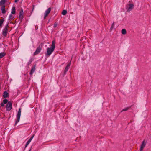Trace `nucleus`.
Returning <instances> with one entry per match:
<instances>
[{
  "label": "nucleus",
  "instance_id": "1",
  "mask_svg": "<svg viewBox=\"0 0 151 151\" xmlns=\"http://www.w3.org/2000/svg\"><path fill=\"white\" fill-rule=\"evenodd\" d=\"M55 41L53 40L52 41V44L50 47H48L47 49V53L46 55L49 57L54 51L55 46Z\"/></svg>",
  "mask_w": 151,
  "mask_h": 151
},
{
  "label": "nucleus",
  "instance_id": "2",
  "mask_svg": "<svg viewBox=\"0 0 151 151\" xmlns=\"http://www.w3.org/2000/svg\"><path fill=\"white\" fill-rule=\"evenodd\" d=\"M21 114V108H19V111L17 115V119L15 121V123L14 124V126L16 125L17 123L19 121L20 117Z\"/></svg>",
  "mask_w": 151,
  "mask_h": 151
},
{
  "label": "nucleus",
  "instance_id": "3",
  "mask_svg": "<svg viewBox=\"0 0 151 151\" xmlns=\"http://www.w3.org/2000/svg\"><path fill=\"white\" fill-rule=\"evenodd\" d=\"M12 103L11 102H8L6 105V110L8 111H10L12 109Z\"/></svg>",
  "mask_w": 151,
  "mask_h": 151
},
{
  "label": "nucleus",
  "instance_id": "4",
  "mask_svg": "<svg viewBox=\"0 0 151 151\" xmlns=\"http://www.w3.org/2000/svg\"><path fill=\"white\" fill-rule=\"evenodd\" d=\"M134 6V5L132 4H129L127 5V10L128 11L130 12L133 9Z\"/></svg>",
  "mask_w": 151,
  "mask_h": 151
},
{
  "label": "nucleus",
  "instance_id": "5",
  "mask_svg": "<svg viewBox=\"0 0 151 151\" xmlns=\"http://www.w3.org/2000/svg\"><path fill=\"white\" fill-rule=\"evenodd\" d=\"M42 49V46L40 45L37 48L36 51L34 53V55H36L38 54L41 51Z\"/></svg>",
  "mask_w": 151,
  "mask_h": 151
},
{
  "label": "nucleus",
  "instance_id": "6",
  "mask_svg": "<svg viewBox=\"0 0 151 151\" xmlns=\"http://www.w3.org/2000/svg\"><path fill=\"white\" fill-rule=\"evenodd\" d=\"M51 10V8L50 7L48 9H47L45 12V13L44 16V18L45 19L46 18V17L47 16L50 12Z\"/></svg>",
  "mask_w": 151,
  "mask_h": 151
},
{
  "label": "nucleus",
  "instance_id": "7",
  "mask_svg": "<svg viewBox=\"0 0 151 151\" xmlns=\"http://www.w3.org/2000/svg\"><path fill=\"white\" fill-rule=\"evenodd\" d=\"M146 143L145 140L142 141L141 145L140 151H143V150L146 145Z\"/></svg>",
  "mask_w": 151,
  "mask_h": 151
},
{
  "label": "nucleus",
  "instance_id": "8",
  "mask_svg": "<svg viewBox=\"0 0 151 151\" xmlns=\"http://www.w3.org/2000/svg\"><path fill=\"white\" fill-rule=\"evenodd\" d=\"M8 25L5 27L3 30V35L4 36H6L7 35Z\"/></svg>",
  "mask_w": 151,
  "mask_h": 151
},
{
  "label": "nucleus",
  "instance_id": "9",
  "mask_svg": "<svg viewBox=\"0 0 151 151\" xmlns=\"http://www.w3.org/2000/svg\"><path fill=\"white\" fill-rule=\"evenodd\" d=\"M36 65H35L33 66V67L32 68L31 70V71L30 73V74L32 76L33 73L35 70Z\"/></svg>",
  "mask_w": 151,
  "mask_h": 151
},
{
  "label": "nucleus",
  "instance_id": "10",
  "mask_svg": "<svg viewBox=\"0 0 151 151\" xmlns=\"http://www.w3.org/2000/svg\"><path fill=\"white\" fill-rule=\"evenodd\" d=\"M1 13L2 14H4L6 12V10L5 9V6H2L1 8Z\"/></svg>",
  "mask_w": 151,
  "mask_h": 151
},
{
  "label": "nucleus",
  "instance_id": "11",
  "mask_svg": "<svg viewBox=\"0 0 151 151\" xmlns=\"http://www.w3.org/2000/svg\"><path fill=\"white\" fill-rule=\"evenodd\" d=\"M8 96V94L6 91H5V92H4L3 93V96L4 98H6Z\"/></svg>",
  "mask_w": 151,
  "mask_h": 151
},
{
  "label": "nucleus",
  "instance_id": "12",
  "mask_svg": "<svg viewBox=\"0 0 151 151\" xmlns=\"http://www.w3.org/2000/svg\"><path fill=\"white\" fill-rule=\"evenodd\" d=\"M15 7H13L12 9V11L11 12V13L12 14H14L15 13Z\"/></svg>",
  "mask_w": 151,
  "mask_h": 151
},
{
  "label": "nucleus",
  "instance_id": "13",
  "mask_svg": "<svg viewBox=\"0 0 151 151\" xmlns=\"http://www.w3.org/2000/svg\"><path fill=\"white\" fill-rule=\"evenodd\" d=\"M121 32L122 34L125 35L126 33V31L125 29H123L122 30Z\"/></svg>",
  "mask_w": 151,
  "mask_h": 151
},
{
  "label": "nucleus",
  "instance_id": "14",
  "mask_svg": "<svg viewBox=\"0 0 151 151\" xmlns=\"http://www.w3.org/2000/svg\"><path fill=\"white\" fill-rule=\"evenodd\" d=\"M67 12L66 10H63L62 12V14L63 15H65L66 14Z\"/></svg>",
  "mask_w": 151,
  "mask_h": 151
},
{
  "label": "nucleus",
  "instance_id": "15",
  "mask_svg": "<svg viewBox=\"0 0 151 151\" xmlns=\"http://www.w3.org/2000/svg\"><path fill=\"white\" fill-rule=\"evenodd\" d=\"M6 0H1L0 2V4L3 5L5 2Z\"/></svg>",
  "mask_w": 151,
  "mask_h": 151
},
{
  "label": "nucleus",
  "instance_id": "16",
  "mask_svg": "<svg viewBox=\"0 0 151 151\" xmlns=\"http://www.w3.org/2000/svg\"><path fill=\"white\" fill-rule=\"evenodd\" d=\"M5 55V53L3 52V53H0V58H1L4 56Z\"/></svg>",
  "mask_w": 151,
  "mask_h": 151
},
{
  "label": "nucleus",
  "instance_id": "17",
  "mask_svg": "<svg viewBox=\"0 0 151 151\" xmlns=\"http://www.w3.org/2000/svg\"><path fill=\"white\" fill-rule=\"evenodd\" d=\"M14 18V17L12 15L10 14L9 17V19L10 20H11Z\"/></svg>",
  "mask_w": 151,
  "mask_h": 151
},
{
  "label": "nucleus",
  "instance_id": "18",
  "mask_svg": "<svg viewBox=\"0 0 151 151\" xmlns=\"http://www.w3.org/2000/svg\"><path fill=\"white\" fill-rule=\"evenodd\" d=\"M114 22H113L112 23V25L111 26V28H110L111 30H112L113 29L114 27Z\"/></svg>",
  "mask_w": 151,
  "mask_h": 151
},
{
  "label": "nucleus",
  "instance_id": "19",
  "mask_svg": "<svg viewBox=\"0 0 151 151\" xmlns=\"http://www.w3.org/2000/svg\"><path fill=\"white\" fill-rule=\"evenodd\" d=\"M34 137V135L32 136L30 138V139L27 141L29 143H30V142H31V141L32 140V139H33V137Z\"/></svg>",
  "mask_w": 151,
  "mask_h": 151
},
{
  "label": "nucleus",
  "instance_id": "20",
  "mask_svg": "<svg viewBox=\"0 0 151 151\" xmlns=\"http://www.w3.org/2000/svg\"><path fill=\"white\" fill-rule=\"evenodd\" d=\"M8 102V101L6 99H5L3 100V103L4 104H6Z\"/></svg>",
  "mask_w": 151,
  "mask_h": 151
},
{
  "label": "nucleus",
  "instance_id": "21",
  "mask_svg": "<svg viewBox=\"0 0 151 151\" xmlns=\"http://www.w3.org/2000/svg\"><path fill=\"white\" fill-rule=\"evenodd\" d=\"M129 109V107H127L126 108L122 110L121 111V112L124 111H127Z\"/></svg>",
  "mask_w": 151,
  "mask_h": 151
},
{
  "label": "nucleus",
  "instance_id": "22",
  "mask_svg": "<svg viewBox=\"0 0 151 151\" xmlns=\"http://www.w3.org/2000/svg\"><path fill=\"white\" fill-rule=\"evenodd\" d=\"M19 17L20 18H23V13L22 12H20V13Z\"/></svg>",
  "mask_w": 151,
  "mask_h": 151
},
{
  "label": "nucleus",
  "instance_id": "23",
  "mask_svg": "<svg viewBox=\"0 0 151 151\" xmlns=\"http://www.w3.org/2000/svg\"><path fill=\"white\" fill-rule=\"evenodd\" d=\"M68 69H69V68L66 67L65 68V70H64L65 73L66 72L68 71Z\"/></svg>",
  "mask_w": 151,
  "mask_h": 151
},
{
  "label": "nucleus",
  "instance_id": "24",
  "mask_svg": "<svg viewBox=\"0 0 151 151\" xmlns=\"http://www.w3.org/2000/svg\"><path fill=\"white\" fill-rule=\"evenodd\" d=\"M71 65V61L67 65V66H66L68 68L70 67Z\"/></svg>",
  "mask_w": 151,
  "mask_h": 151
},
{
  "label": "nucleus",
  "instance_id": "25",
  "mask_svg": "<svg viewBox=\"0 0 151 151\" xmlns=\"http://www.w3.org/2000/svg\"><path fill=\"white\" fill-rule=\"evenodd\" d=\"M71 65V61L67 65V66H66L68 68L70 67Z\"/></svg>",
  "mask_w": 151,
  "mask_h": 151
},
{
  "label": "nucleus",
  "instance_id": "26",
  "mask_svg": "<svg viewBox=\"0 0 151 151\" xmlns=\"http://www.w3.org/2000/svg\"><path fill=\"white\" fill-rule=\"evenodd\" d=\"M29 142H27V143H26V144L25 145V147H26L29 144Z\"/></svg>",
  "mask_w": 151,
  "mask_h": 151
},
{
  "label": "nucleus",
  "instance_id": "27",
  "mask_svg": "<svg viewBox=\"0 0 151 151\" xmlns=\"http://www.w3.org/2000/svg\"><path fill=\"white\" fill-rule=\"evenodd\" d=\"M4 104L3 102L1 103V106H4Z\"/></svg>",
  "mask_w": 151,
  "mask_h": 151
},
{
  "label": "nucleus",
  "instance_id": "28",
  "mask_svg": "<svg viewBox=\"0 0 151 151\" xmlns=\"http://www.w3.org/2000/svg\"><path fill=\"white\" fill-rule=\"evenodd\" d=\"M57 26V24H56V23H55L54 24V28H55Z\"/></svg>",
  "mask_w": 151,
  "mask_h": 151
},
{
  "label": "nucleus",
  "instance_id": "29",
  "mask_svg": "<svg viewBox=\"0 0 151 151\" xmlns=\"http://www.w3.org/2000/svg\"><path fill=\"white\" fill-rule=\"evenodd\" d=\"M18 1H19V0H15V2H17Z\"/></svg>",
  "mask_w": 151,
  "mask_h": 151
},
{
  "label": "nucleus",
  "instance_id": "30",
  "mask_svg": "<svg viewBox=\"0 0 151 151\" xmlns=\"http://www.w3.org/2000/svg\"><path fill=\"white\" fill-rule=\"evenodd\" d=\"M29 151H31V150H30Z\"/></svg>",
  "mask_w": 151,
  "mask_h": 151
}]
</instances>
